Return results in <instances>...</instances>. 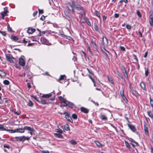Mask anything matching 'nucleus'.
Wrapping results in <instances>:
<instances>
[{"label":"nucleus","mask_w":153,"mask_h":153,"mask_svg":"<svg viewBox=\"0 0 153 153\" xmlns=\"http://www.w3.org/2000/svg\"><path fill=\"white\" fill-rule=\"evenodd\" d=\"M69 5L70 8L68 7L70 11L73 14L75 12L74 9H76L79 11H81L80 14L82 16L85 15V12L84 8L77 2L73 0L72 1L71 3H70Z\"/></svg>","instance_id":"1"},{"label":"nucleus","mask_w":153,"mask_h":153,"mask_svg":"<svg viewBox=\"0 0 153 153\" xmlns=\"http://www.w3.org/2000/svg\"><path fill=\"white\" fill-rule=\"evenodd\" d=\"M15 139L17 141L20 142H24L26 140H30L29 137H25V136L21 137H15Z\"/></svg>","instance_id":"2"},{"label":"nucleus","mask_w":153,"mask_h":153,"mask_svg":"<svg viewBox=\"0 0 153 153\" xmlns=\"http://www.w3.org/2000/svg\"><path fill=\"white\" fill-rule=\"evenodd\" d=\"M52 96H53L54 98H51V101H53L55 99L54 98L55 97V93L54 92H51V93H50L48 94H43V95H42V97L43 98H48L50 97H51Z\"/></svg>","instance_id":"3"},{"label":"nucleus","mask_w":153,"mask_h":153,"mask_svg":"<svg viewBox=\"0 0 153 153\" xmlns=\"http://www.w3.org/2000/svg\"><path fill=\"white\" fill-rule=\"evenodd\" d=\"M128 140L129 141L131 142V144L132 145L133 147L137 146L138 145V143L137 142H135L132 139L130 138H128Z\"/></svg>","instance_id":"4"},{"label":"nucleus","mask_w":153,"mask_h":153,"mask_svg":"<svg viewBox=\"0 0 153 153\" xmlns=\"http://www.w3.org/2000/svg\"><path fill=\"white\" fill-rule=\"evenodd\" d=\"M108 44V39L105 36H103L102 38V45H107Z\"/></svg>","instance_id":"5"},{"label":"nucleus","mask_w":153,"mask_h":153,"mask_svg":"<svg viewBox=\"0 0 153 153\" xmlns=\"http://www.w3.org/2000/svg\"><path fill=\"white\" fill-rule=\"evenodd\" d=\"M128 126L131 130L134 132H136L137 131V130L135 127L132 125L129 124H128Z\"/></svg>","instance_id":"6"},{"label":"nucleus","mask_w":153,"mask_h":153,"mask_svg":"<svg viewBox=\"0 0 153 153\" xmlns=\"http://www.w3.org/2000/svg\"><path fill=\"white\" fill-rule=\"evenodd\" d=\"M149 22L151 26H153V13H152L149 16Z\"/></svg>","instance_id":"7"},{"label":"nucleus","mask_w":153,"mask_h":153,"mask_svg":"<svg viewBox=\"0 0 153 153\" xmlns=\"http://www.w3.org/2000/svg\"><path fill=\"white\" fill-rule=\"evenodd\" d=\"M19 64L20 65L22 66H24L25 64L24 59L22 58H19Z\"/></svg>","instance_id":"8"},{"label":"nucleus","mask_w":153,"mask_h":153,"mask_svg":"<svg viewBox=\"0 0 153 153\" xmlns=\"http://www.w3.org/2000/svg\"><path fill=\"white\" fill-rule=\"evenodd\" d=\"M12 58H13L12 55L11 54H9L8 56H7L6 55V58L7 60L10 62L13 63V61L12 59Z\"/></svg>","instance_id":"9"},{"label":"nucleus","mask_w":153,"mask_h":153,"mask_svg":"<svg viewBox=\"0 0 153 153\" xmlns=\"http://www.w3.org/2000/svg\"><path fill=\"white\" fill-rule=\"evenodd\" d=\"M144 130L145 134L146 135L148 136L149 135V134L148 131L147 125L146 124V123H144Z\"/></svg>","instance_id":"10"},{"label":"nucleus","mask_w":153,"mask_h":153,"mask_svg":"<svg viewBox=\"0 0 153 153\" xmlns=\"http://www.w3.org/2000/svg\"><path fill=\"white\" fill-rule=\"evenodd\" d=\"M24 129V130H27L31 132H33L35 131L33 128H32L31 127L28 126H25Z\"/></svg>","instance_id":"11"},{"label":"nucleus","mask_w":153,"mask_h":153,"mask_svg":"<svg viewBox=\"0 0 153 153\" xmlns=\"http://www.w3.org/2000/svg\"><path fill=\"white\" fill-rule=\"evenodd\" d=\"M35 29L31 27H29L27 30V32L29 34H32L35 32Z\"/></svg>","instance_id":"12"},{"label":"nucleus","mask_w":153,"mask_h":153,"mask_svg":"<svg viewBox=\"0 0 153 153\" xmlns=\"http://www.w3.org/2000/svg\"><path fill=\"white\" fill-rule=\"evenodd\" d=\"M80 110L82 112L86 114L88 113L89 112V110L88 109L83 107L80 108Z\"/></svg>","instance_id":"13"},{"label":"nucleus","mask_w":153,"mask_h":153,"mask_svg":"<svg viewBox=\"0 0 153 153\" xmlns=\"http://www.w3.org/2000/svg\"><path fill=\"white\" fill-rule=\"evenodd\" d=\"M10 38L12 40L14 41H17L19 39V38L17 36H15L13 35H12Z\"/></svg>","instance_id":"14"},{"label":"nucleus","mask_w":153,"mask_h":153,"mask_svg":"<svg viewBox=\"0 0 153 153\" xmlns=\"http://www.w3.org/2000/svg\"><path fill=\"white\" fill-rule=\"evenodd\" d=\"M41 40L42 43L46 45L48 43V41L45 38H41Z\"/></svg>","instance_id":"15"},{"label":"nucleus","mask_w":153,"mask_h":153,"mask_svg":"<svg viewBox=\"0 0 153 153\" xmlns=\"http://www.w3.org/2000/svg\"><path fill=\"white\" fill-rule=\"evenodd\" d=\"M100 117L101 119L102 120H107V117L105 116V115H104L103 114H102V113H101L100 114Z\"/></svg>","instance_id":"16"},{"label":"nucleus","mask_w":153,"mask_h":153,"mask_svg":"<svg viewBox=\"0 0 153 153\" xmlns=\"http://www.w3.org/2000/svg\"><path fill=\"white\" fill-rule=\"evenodd\" d=\"M131 91L132 94L136 97H138L139 95L138 94L137 91L134 90H131Z\"/></svg>","instance_id":"17"},{"label":"nucleus","mask_w":153,"mask_h":153,"mask_svg":"<svg viewBox=\"0 0 153 153\" xmlns=\"http://www.w3.org/2000/svg\"><path fill=\"white\" fill-rule=\"evenodd\" d=\"M4 11L2 12L1 13H2L3 15H5L6 14H7V13L8 12V11L7 10V7H4Z\"/></svg>","instance_id":"18"},{"label":"nucleus","mask_w":153,"mask_h":153,"mask_svg":"<svg viewBox=\"0 0 153 153\" xmlns=\"http://www.w3.org/2000/svg\"><path fill=\"white\" fill-rule=\"evenodd\" d=\"M67 102L68 106L69 107L71 108H74V105L73 103L68 101H67Z\"/></svg>","instance_id":"19"},{"label":"nucleus","mask_w":153,"mask_h":153,"mask_svg":"<svg viewBox=\"0 0 153 153\" xmlns=\"http://www.w3.org/2000/svg\"><path fill=\"white\" fill-rule=\"evenodd\" d=\"M6 76V74L5 72L0 70V76L1 77H5Z\"/></svg>","instance_id":"20"},{"label":"nucleus","mask_w":153,"mask_h":153,"mask_svg":"<svg viewBox=\"0 0 153 153\" xmlns=\"http://www.w3.org/2000/svg\"><path fill=\"white\" fill-rule=\"evenodd\" d=\"M16 132L23 133L25 132L24 128H19L16 129Z\"/></svg>","instance_id":"21"},{"label":"nucleus","mask_w":153,"mask_h":153,"mask_svg":"<svg viewBox=\"0 0 153 153\" xmlns=\"http://www.w3.org/2000/svg\"><path fill=\"white\" fill-rule=\"evenodd\" d=\"M147 114L149 117L151 118H153V114L151 112V111H147Z\"/></svg>","instance_id":"22"},{"label":"nucleus","mask_w":153,"mask_h":153,"mask_svg":"<svg viewBox=\"0 0 153 153\" xmlns=\"http://www.w3.org/2000/svg\"><path fill=\"white\" fill-rule=\"evenodd\" d=\"M124 76L127 79H128V73L127 72V71L122 72Z\"/></svg>","instance_id":"23"},{"label":"nucleus","mask_w":153,"mask_h":153,"mask_svg":"<svg viewBox=\"0 0 153 153\" xmlns=\"http://www.w3.org/2000/svg\"><path fill=\"white\" fill-rule=\"evenodd\" d=\"M103 49H104V51H103V50H102V51H103V52L105 53V54H106V55L107 56H110V54L109 52L108 51H107L106 50L105 48H103Z\"/></svg>","instance_id":"24"},{"label":"nucleus","mask_w":153,"mask_h":153,"mask_svg":"<svg viewBox=\"0 0 153 153\" xmlns=\"http://www.w3.org/2000/svg\"><path fill=\"white\" fill-rule=\"evenodd\" d=\"M92 46L94 50L96 51L97 50L98 48L95 42H93Z\"/></svg>","instance_id":"25"},{"label":"nucleus","mask_w":153,"mask_h":153,"mask_svg":"<svg viewBox=\"0 0 153 153\" xmlns=\"http://www.w3.org/2000/svg\"><path fill=\"white\" fill-rule=\"evenodd\" d=\"M34 104L33 102L30 100H29V102L27 104V105L29 106L32 107L33 106Z\"/></svg>","instance_id":"26"},{"label":"nucleus","mask_w":153,"mask_h":153,"mask_svg":"<svg viewBox=\"0 0 153 153\" xmlns=\"http://www.w3.org/2000/svg\"><path fill=\"white\" fill-rule=\"evenodd\" d=\"M94 142L98 147H101L102 146V145L99 142L96 141H95Z\"/></svg>","instance_id":"27"},{"label":"nucleus","mask_w":153,"mask_h":153,"mask_svg":"<svg viewBox=\"0 0 153 153\" xmlns=\"http://www.w3.org/2000/svg\"><path fill=\"white\" fill-rule=\"evenodd\" d=\"M65 118L67 119V120L69 121L71 123L73 122V120L69 115H68V116L66 117Z\"/></svg>","instance_id":"28"},{"label":"nucleus","mask_w":153,"mask_h":153,"mask_svg":"<svg viewBox=\"0 0 153 153\" xmlns=\"http://www.w3.org/2000/svg\"><path fill=\"white\" fill-rule=\"evenodd\" d=\"M140 86L143 90H146V87L144 82H142L140 83Z\"/></svg>","instance_id":"29"},{"label":"nucleus","mask_w":153,"mask_h":153,"mask_svg":"<svg viewBox=\"0 0 153 153\" xmlns=\"http://www.w3.org/2000/svg\"><path fill=\"white\" fill-rule=\"evenodd\" d=\"M54 135L55 137L58 138H62V136L61 134L54 133Z\"/></svg>","instance_id":"30"},{"label":"nucleus","mask_w":153,"mask_h":153,"mask_svg":"<svg viewBox=\"0 0 153 153\" xmlns=\"http://www.w3.org/2000/svg\"><path fill=\"white\" fill-rule=\"evenodd\" d=\"M5 131H8L11 133L16 132V129L15 130H10L6 129V130H5Z\"/></svg>","instance_id":"31"},{"label":"nucleus","mask_w":153,"mask_h":153,"mask_svg":"<svg viewBox=\"0 0 153 153\" xmlns=\"http://www.w3.org/2000/svg\"><path fill=\"white\" fill-rule=\"evenodd\" d=\"M40 102L43 104H46L49 103L46 101V100L44 99H42Z\"/></svg>","instance_id":"32"},{"label":"nucleus","mask_w":153,"mask_h":153,"mask_svg":"<svg viewBox=\"0 0 153 153\" xmlns=\"http://www.w3.org/2000/svg\"><path fill=\"white\" fill-rule=\"evenodd\" d=\"M65 76H66L65 75H61L60 76V77L59 78V80H65V79H66Z\"/></svg>","instance_id":"33"},{"label":"nucleus","mask_w":153,"mask_h":153,"mask_svg":"<svg viewBox=\"0 0 153 153\" xmlns=\"http://www.w3.org/2000/svg\"><path fill=\"white\" fill-rule=\"evenodd\" d=\"M125 143L126 147L128 149H130L131 147L130 146L128 142L126 141H125Z\"/></svg>","instance_id":"34"},{"label":"nucleus","mask_w":153,"mask_h":153,"mask_svg":"<svg viewBox=\"0 0 153 153\" xmlns=\"http://www.w3.org/2000/svg\"><path fill=\"white\" fill-rule=\"evenodd\" d=\"M117 74L118 76L120 77L121 79H123V77L122 74L118 71H117Z\"/></svg>","instance_id":"35"},{"label":"nucleus","mask_w":153,"mask_h":153,"mask_svg":"<svg viewBox=\"0 0 153 153\" xmlns=\"http://www.w3.org/2000/svg\"><path fill=\"white\" fill-rule=\"evenodd\" d=\"M5 130H6V129L4 128L3 125L0 124V131H5Z\"/></svg>","instance_id":"36"},{"label":"nucleus","mask_w":153,"mask_h":153,"mask_svg":"<svg viewBox=\"0 0 153 153\" xmlns=\"http://www.w3.org/2000/svg\"><path fill=\"white\" fill-rule=\"evenodd\" d=\"M69 142L71 143L73 145H75L77 143L75 141L73 140H71L69 141Z\"/></svg>","instance_id":"37"},{"label":"nucleus","mask_w":153,"mask_h":153,"mask_svg":"<svg viewBox=\"0 0 153 153\" xmlns=\"http://www.w3.org/2000/svg\"><path fill=\"white\" fill-rule=\"evenodd\" d=\"M7 30L10 32H13V30L12 29V28L10 27V25L8 23V25L7 26Z\"/></svg>","instance_id":"38"},{"label":"nucleus","mask_w":153,"mask_h":153,"mask_svg":"<svg viewBox=\"0 0 153 153\" xmlns=\"http://www.w3.org/2000/svg\"><path fill=\"white\" fill-rule=\"evenodd\" d=\"M120 68L121 69V70L122 71V72L126 70L125 67L123 65H121V66L120 67Z\"/></svg>","instance_id":"39"},{"label":"nucleus","mask_w":153,"mask_h":153,"mask_svg":"<svg viewBox=\"0 0 153 153\" xmlns=\"http://www.w3.org/2000/svg\"><path fill=\"white\" fill-rule=\"evenodd\" d=\"M65 128L66 131H69L70 128L68 124H66L65 126Z\"/></svg>","instance_id":"40"},{"label":"nucleus","mask_w":153,"mask_h":153,"mask_svg":"<svg viewBox=\"0 0 153 153\" xmlns=\"http://www.w3.org/2000/svg\"><path fill=\"white\" fill-rule=\"evenodd\" d=\"M109 81L113 84H114V82H113V79L111 77H109L108 76L107 77Z\"/></svg>","instance_id":"41"},{"label":"nucleus","mask_w":153,"mask_h":153,"mask_svg":"<svg viewBox=\"0 0 153 153\" xmlns=\"http://www.w3.org/2000/svg\"><path fill=\"white\" fill-rule=\"evenodd\" d=\"M31 97H32L34 99H35L38 102H40V101L38 100L37 97L36 96H34L33 95H32L31 96Z\"/></svg>","instance_id":"42"},{"label":"nucleus","mask_w":153,"mask_h":153,"mask_svg":"<svg viewBox=\"0 0 153 153\" xmlns=\"http://www.w3.org/2000/svg\"><path fill=\"white\" fill-rule=\"evenodd\" d=\"M72 117L74 119H76L77 118V116L75 114H73L72 115Z\"/></svg>","instance_id":"43"},{"label":"nucleus","mask_w":153,"mask_h":153,"mask_svg":"<svg viewBox=\"0 0 153 153\" xmlns=\"http://www.w3.org/2000/svg\"><path fill=\"white\" fill-rule=\"evenodd\" d=\"M95 13L96 15L99 18H100V13H99V12H98V11L96 10L94 12Z\"/></svg>","instance_id":"44"},{"label":"nucleus","mask_w":153,"mask_h":153,"mask_svg":"<svg viewBox=\"0 0 153 153\" xmlns=\"http://www.w3.org/2000/svg\"><path fill=\"white\" fill-rule=\"evenodd\" d=\"M55 131L56 132L59 134H61L62 132V130L61 129L59 130L58 129H56Z\"/></svg>","instance_id":"45"},{"label":"nucleus","mask_w":153,"mask_h":153,"mask_svg":"<svg viewBox=\"0 0 153 153\" xmlns=\"http://www.w3.org/2000/svg\"><path fill=\"white\" fill-rule=\"evenodd\" d=\"M3 83L4 85H8L10 83V82L8 80H5L3 81Z\"/></svg>","instance_id":"46"},{"label":"nucleus","mask_w":153,"mask_h":153,"mask_svg":"<svg viewBox=\"0 0 153 153\" xmlns=\"http://www.w3.org/2000/svg\"><path fill=\"white\" fill-rule=\"evenodd\" d=\"M149 99L150 104L151 105L152 107L153 108V100L152 99H151V97L149 98Z\"/></svg>","instance_id":"47"},{"label":"nucleus","mask_w":153,"mask_h":153,"mask_svg":"<svg viewBox=\"0 0 153 153\" xmlns=\"http://www.w3.org/2000/svg\"><path fill=\"white\" fill-rule=\"evenodd\" d=\"M137 16L139 17H142V15L140 12L139 10L137 11Z\"/></svg>","instance_id":"48"},{"label":"nucleus","mask_w":153,"mask_h":153,"mask_svg":"<svg viewBox=\"0 0 153 153\" xmlns=\"http://www.w3.org/2000/svg\"><path fill=\"white\" fill-rule=\"evenodd\" d=\"M0 33H1L4 36H6L7 34L5 32L1 31V30H0Z\"/></svg>","instance_id":"49"},{"label":"nucleus","mask_w":153,"mask_h":153,"mask_svg":"<svg viewBox=\"0 0 153 153\" xmlns=\"http://www.w3.org/2000/svg\"><path fill=\"white\" fill-rule=\"evenodd\" d=\"M18 42H21L22 43H25V44H26V43L27 42H28V41H26L25 40V38H24L23 39V40H22V42H20V41H18Z\"/></svg>","instance_id":"50"},{"label":"nucleus","mask_w":153,"mask_h":153,"mask_svg":"<svg viewBox=\"0 0 153 153\" xmlns=\"http://www.w3.org/2000/svg\"><path fill=\"white\" fill-rule=\"evenodd\" d=\"M85 22L87 23V24L88 26H91V23L88 19H87L85 21Z\"/></svg>","instance_id":"51"},{"label":"nucleus","mask_w":153,"mask_h":153,"mask_svg":"<svg viewBox=\"0 0 153 153\" xmlns=\"http://www.w3.org/2000/svg\"><path fill=\"white\" fill-rule=\"evenodd\" d=\"M149 74V70L147 68L146 69V70L145 71V75L146 76H148Z\"/></svg>","instance_id":"52"},{"label":"nucleus","mask_w":153,"mask_h":153,"mask_svg":"<svg viewBox=\"0 0 153 153\" xmlns=\"http://www.w3.org/2000/svg\"><path fill=\"white\" fill-rule=\"evenodd\" d=\"M94 29L96 31H98L99 30V28L98 26L97 25H94Z\"/></svg>","instance_id":"53"},{"label":"nucleus","mask_w":153,"mask_h":153,"mask_svg":"<svg viewBox=\"0 0 153 153\" xmlns=\"http://www.w3.org/2000/svg\"><path fill=\"white\" fill-rule=\"evenodd\" d=\"M120 49L121 50H122V51H126L125 48L123 46H120Z\"/></svg>","instance_id":"54"},{"label":"nucleus","mask_w":153,"mask_h":153,"mask_svg":"<svg viewBox=\"0 0 153 153\" xmlns=\"http://www.w3.org/2000/svg\"><path fill=\"white\" fill-rule=\"evenodd\" d=\"M39 13V14H42L43 13L44 11L43 10H40L38 9Z\"/></svg>","instance_id":"55"},{"label":"nucleus","mask_w":153,"mask_h":153,"mask_svg":"<svg viewBox=\"0 0 153 153\" xmlns=\"http://www.w3.org/2000/svg\"><path fill=\"white\" fill-rule=\"evenodd\" d=\"M4 147V148H7L8 149H9L10 148V146L8 145H7L6 144H4L3 146Z\"/></svg>","instance_id":"56"},{"label":"nucleus","mask_w":153,"mask_h":153,"mask_svg":"<svg viewBox=\"0 0 153 153\" xmlns=\"http://www.w3.org/2000/svg\"><path fill=\"white\" fill-rule=\"evenodd\" d=\"M126 28L128 30H131V27L130 25L127 24L126 25Z\"/></svg>","instance_id":"57"},{"label":"nucleus","mask_w":153,"mask_h":153,"mask_svg":"<svg viewBox=\"0 0 153 153\" xmlns=\"http://www.w3.org/2000/svg\"><path fill=\"white\" fill-rule=\"evenodd\" d=\"M89 77L91 79L93 83H94V79L90 75H89Z\"/></svg>","instance_id":"58"},{"label":"nucleus","mask_w":153,"mask_h":153,"mask_svg":"<svg viewBox=\"0 0 153 153\" xmlns=\"http://www.w3.org/2000/svg\"><path fill=\"white\" fill-rule=\"evenodd\" d=\"M62 106H68V102H67H67H65V103H63V104H62Z\"/></svg>","instance_id":"59"},{"label":"nucleus","mask_w":153,"mask_h":153,"mask_svg":"<svg viewBox=\"0 0 153 153\" xmlns=\"http://www.w3.org/2000/svg\"><path fill=\"white\" fill-rule=\"evenodd\" d=\"M134 59L136 60V61L137 62H138V59H137V56L135 55H134Z\"/></svg>","instance_id":"60"},{"label":"nucleus","mask_w":153,"mask_h":153,"mask_svg":"<svg viewBox=\"0 0 153 153\" xmlns=\"http://www.w3.org/2000/svg\"><path fill=\"white\" fill-rule=\"evenodd\" d=\"M122 98H123V100L125 101V102L127 103L128 102V100H127V99H126V98L125 96L124 97H123Z\"/></svg>","instance_id":"61"},{"label":"nucleus","mask_w":153,"mask_h":153,"mask_svg":"<svg viewBox=\"0 0 153 153\" xmlns=\"http://www.w3.org/2000/svg\"><path fill=\"white\" fill-rule=\"evenodd\" d=\"M66 38L69 40H73V38L70 36H66Z\"/></svg>","instance_id":"62"},{"label":"nucleus","mask_w":153,"mask_h":153,"mask_svg":"<svg viewBox=\"0 0 153 153\" xmlns=\"http://www.w3.org/2000/svg\"><path fill=\"white\" fill-rule=\"evenodd\" d=\"M91 101L94 103L95 105L97 106H98L99 105V104L97 102H95L93 100H91Z\"/></svg>","instance_id":"63"},{"label":"nucleus","mask_w":153,"mask_h":153,"mask_svg":"<svg viewBox=\"0 0 153 153\" xmlns=\"http://www.w3.org/2000/svg\"><path fill=\"white\" fill-rule=\"evenodd\" d=\"M45 16H44L42 15V16L40 18V19L42 21H43L44 20H45Z\"/></svg>","instance_id":"64"}]
</instances>
